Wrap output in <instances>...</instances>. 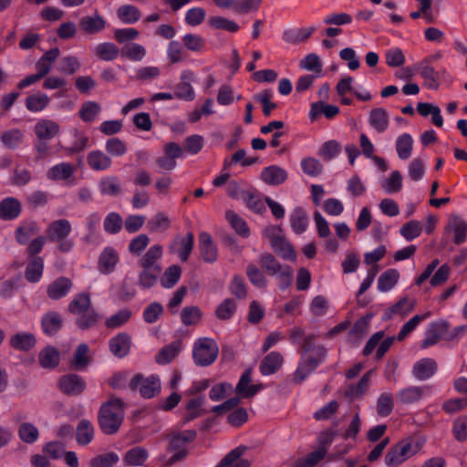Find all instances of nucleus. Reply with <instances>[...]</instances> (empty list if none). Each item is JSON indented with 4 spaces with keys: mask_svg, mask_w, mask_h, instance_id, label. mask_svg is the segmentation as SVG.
<instances>
[{
    "mask_svg": "<svg viewBox=\"0 0 467 467\" xmlns=\"http://www.w3.org/2000/svg\"><path fill=\"white\" fill-rule=\"evenodd\" d=\"M124 407L123 400L115 396L101 404L98 413V424L104 434L113 435L119 431L125 417Z\"/></svg>",
    "mask_w": 467,
    "mask_h": 467,
    "instance_id": "obj_1",
    "label": "nucleus"
},
{
    "mask_svg": "<svg viewBox=\"0 0 467 467\" xmlns=\"http://www.w3.org/2000/svg\"><path fill=\"white\" fill-rule=\"evenodd\" d=\"M196 437L197 432L194 430L171 431L167 435V440L169 441L167 451L174 453L166 462V466L170 467L177 462L183 460L188 454L187 444L192 442Z\"/></svg>",
    "mask_w": 467,
    "mask_h": 467,
    "instance_id": "obj_2",
    "label": "nucleus"
},
{
    "mask_svg": "<svg viewBox=\"0 0 467 467\" xmlns=\"http://www.w3.org/2000/svg\"><path fill=\"white\" fill-rule=\"evenodd\" d=\"M259 262L263 269L269 275H277L282 290L287 289L293 282V271L287 265H281L277 259L269 253L260 255Z\"/></svg>",
    "mask_w": 467,
    "mask_h": 467,
    "instance_id": "obj_3",
    "label": "nucleus"
},
{
    "mask_svg": "<svg viewBox=\"0 0 467 467\" xmlns=\"http://www.w3.org/2000/svg\"><path fill=\"white\" fill-rule=\"evenodd\" d=\"M71 224L66 219L53 221L47 226L46 233L47 238L53 243L57 244V249L61 253H68L74 246V242L68 239L71 233Z\"/></svg>",
    "mask_w": 467,
    "mask_h": 467,
    "instance_id": "obj_4",
    "label": "nucleus"
},
{
    "mask_svg": "<svg viewBox=\"0 0 467 467\" xmlns=\"http://www.w3.org/2000/svg\"><path fill=\"white\" fill-rule=\"evenodd\" d=\"M264 235L270 240L273 251L285 260L296 261V254L292 244L282 234L281 226H268Z\"/></svg>",
    "mask_w": 467,
    "mask_h": 467,
    "instance_id": "obj_5",
    "label": "nucleus"
},
{
    "mask_svg": "<svg viewBox=\"0 0 467 467\" xmlns=\"http://www.w3.org/2000/svg\"><path fill=\"white\" fill-rule=\"evenodd\" d=\"M218 353L219 348L216 342L212 338L203 337L195 342L192 357L196 365L206 367L215 361Z\"/></svg>",
    "mask_w": 467,
    "mask_h": 467,
    "instance_id": "obj_6",
    "label": "nucleus"
},
{
    "mask_svg": "<svg viewBox=\"0 0 467 467\" xmlns=\"http://www.w3.org/2000/svg\"><path fill=\"white\" fill-rule=\"evenodd\" d=\"M129 387L132 390L140 388V395L145 399H150L160 392L161 382L155 376L144 379L141 374L138 373L133 376L129 383Z\"/></svg>",
    "mask_w": 467,
    "mask_h": 467,
    "instance_id": "obj_7",
    "label": "nucleus"
},
{
    "mask_svg": "<svg viewBox=\"0 0 467 467\" xmlns=\"http://www.w3.org/2000/svg\"><path fill=\"white\" fill-rule=\"evenodd\" d=\"M449 328L450 324L443 319L431 323L426 330L425 338L421 342V348H427L437 344L441 339L447 340Z\"/></svg>",
    "mask_w": 467,
    "mask_h": 467,
    "instance_id": "obj_8",
    "label": "nucleus"
},
{
    "mask_svg": "<svg viewBox=\"0 0 467 467\" xmlns=\"http://www.w3.org/2000/svg\"><path fill=\"white\" fill-rule=\"evenodd\" d=\"M59 389L66 395L78 396L86 389V382L79 375L69 373L60 377L58 380Z\"/></svg>",
    "mask_w": 467,
    "mask_h": 467,
    "instance_id": "obj_9",
    "label": "nucleus"
},
{
    "mask_svg": "<svg viewBox=\"0 0 467 467\" xmlns=\"http://www.w3.org/2000/svg\"><path fill=\"white\" fill-rule=\"evenodd\" d=\"M252 381V369L247 368L241 376L235 392L242 398H253L259 390L263 389V384L249 385Z\"/></svg>",
    "mask_w": 467,
    "mask_h": 467,
    "instance_id": "obj_10",
    "label": "nucleus"
},
{
    "mask_svg": "<svg viewBox=\"0 0 467 467\" xmlns=\"http://www.w3.org/2000/svg\"><path fill=\"white\" fill-rule=\"evenodd\" d=\"M436 361L430 358H421L412 367V375L420 381L431 379L437 371Z\"/></svg>",
    "mask_w": 467,
    "mask_h": 467,
    "instance_id": "obj_11",
    "label": "nucleus"
},
{
    "mask_svg": "<svg viewBox=\"0 0 467 467\" xmlns=\"http://www.w3.org/2000/svg\"><path fill=\"white\" fill-rule=\"evenodd\" d=\"M247 447L240 445L228 452L219 462L217 467H250L251 462L247 459H242Z\"/></svg>",
    "mask_w": 467,
    "mask_h": 467,
    "instance_id": "obj_12",
    "label": "nucleus"
},
{
    "mask_svg": "<svg viewBox=\"0 0 467 467\" xmlns=\"http://www.w3.org/2000/svg\"><path fill=\"white\" fill-rule=\"evenodd\" d=\"M22 213V203L15 197H6L0 201V219L12 221Z\"/></svg>",
    "mask_w": 467,
    "mask_h": 467,
    "instance_id": "obj_13",
    "label": "nucleus"
},
{
    "mask_svg": "<svg viewBox=\"0 0 467 467\" xmlns=\"http://www.w3.org/2000/svg\"><path fill=\"white\" fill-rule=\"evenodd\" d=\"M194 78L193 72L185 70L182 73L181 81L176 85L174 96L177 99L191 101L194 99V90L191 82Z\"/></svg>",
    "mask_w": 467,
    "mask_h": 467,
    "instance_id": "obj_14",
    "label": "nucleus"
},
{
    "mask_svg": "<svg viewBox=\"0 0 467 467\" xmlns=\"http://www.w3.org/2000/svg\"><path fill=\"white\" fill-rule=\"evenodd\" d=\"M63 327V317L57 311H48L41 318V328L45 335L55 336Z\"/></svg>",
    "mask_w": 467,
    "mask_h": 467,
    "instance_id": "obj_15",
    "label": "nucleus"
},
{
    "mask_svg": "<svg viewBox=\"0 0 467 467\" xmlns=\"http://www.w3.org/2000/svg\"><path fill=\"white\" fill-rule=\"evenodd\" d=\"M445 230L453 232V243L455 244H461L465 242L467 235V223L462 217L455 214L451 215Z\"/></svg>",
    "mask_w": 467,
    "mask_h": 467,
    "instance_id": "obj_16",
    "label": "nucleus"
},
{
    "mask_svg": "<svg viewBox=\"0 0 467 467\" xmlns=\"http://www.w3.org/2000/svg\"><path fill=\"white\" fill-rule=\"evenodd\" d=\"M72 285V281L69 278L60 276L48 285L47 295L53 300H58L67 295Z\"/></svg>",
    "mask_w": 467,
    "mask_h": 467,
    "instance_id": "obj_17",
    "label": "nucleus"
},
{
    "mask_svg": "<svg viewBox=\"0 0 467 467\" xmlns=\"http://www.w3.org/2000/svg\"><path fill=\"white\" fill-rule=\"evenodd\" d=\"M59 125L51 119H43L38 120L34 127L36 139L49 140L59 133Z\"/></svg>",
    "mask_w": 467,
    "mask_h": 467,
    "instance_id": "obj_18",
    "label": "nucleus"
},
{
    "mask_svg": "<svg viewBox=\"0 0 467 467\" xmlns=\"http://www.w3.org/2000/svg\"><path fill=\"white\" fill-rule=\"evenodd\" d=\"M88 352L89 348L88 344H79L69 361L70 368L77 371L85 370L91 362V358L88 356Z\"/></svg>",
    "mask_w": 467,
    "mask_h": 467,
    "instance_id": "obj_19",
    "label": "nucleus"
},
{
    "mask_svg": "<svg viewBox=\"0 0 467 467\" xmlns=\"http://www.w3.org/2000/svg\"><path fill=\"white\" fill-rule=\"evenodd\" d=\"M287 176L285 169L277 165H271L262 171L260 178L268 185H280L286 181Z\"/></svg>",
    "mask_w": 467,
    "mask_h": 467,
    "instance_id": "obj_20",
    "label": "nucleus"
},
{
    "mask_svg": "<svg viewBox=\"0 0 467 467\" xmlns=\"http://www.w3.org/2000/svg\"><path fill=\"white\" fill-rule=\"evenodd\" d=\"M284 358L281 353L272 351L267 354L261 361L260 372L264 376H268L275 373L282 367Z\"/></svg>",
    "mask_w": 467,
    "mask_h": 467,
    "instance_id": "obj_21",
    "label": "nucleus"
},
{
    "mask_svg": "<svg viewBox=\"0 0 467 467\" xmlns=\"http://www.w3.org/2000/svg\"><path fill=\"white\" fill-rule=\"evenodd\" d=\"M199 249L202 259L207 263H213L217 259V250L211 235L202 232L199 234Z\"/></svg>",
    "mask_w": 467,
    "mask_h": 467,
    "instance_id": "obj_22",
    "label": "nucleus"
},
{
    "mask_svg": "<svg viewBox=\"0 0 467 467\" xmlns=\"http://www.w3.org/2000/svg\"><path fill=\"white\" fill-rule=\"evenodd\" d=\"M204 400L205 399L203 396H199L188 401L185 406L186 412L182 418V424H186L207 412L202 408L204 404Z\"/></svg>",
    "mask_w": 467,
    "mask_h": 467,
    "instance_id": "obj_23",
    "label": "nucleus"
},
{
    "mask_svg": "<svg viewBox=\"0 0 467 467\" xmlns=\"http://www.w3.org/2000/svg\"><path fill=\"white\" fill-rule=\"evenodd\" d=\"M78 26L84 33L95 35L105 28L106 21L101 16L95 14L94 16H83L79 20Z\"/></svg>",
    "mask_w": 467,
    "mask_h": 467,
    "instance_id": "obj_24",
    "label": "nucleus"
},
{
    "mask_svg": "<svg viewBox=\"0 0 467 467\" xmlns=\"http://www.w3.org/2000/svg\"><path fill=\"white\" fill-rule=\"evenodd\" d=\"M130 348V337L126 333H119L109 340V349L117 358H124Z\"/></svg>",
    "mask_w": 467,
    "mask_h": 467,
    "instance_id": "obj_25",
    "label": "nucleus"
},
{
    "mask_svg": "<svg viewBox=\"0 0 467 467\" xmlns=\"http://www.w3.org/2000/svg\"><path fill=\"white\" fill-rule=\"evenodd\" d=\"M40 228L36 222L27 221L23 222L18 225L15 231L16 241L19 244H26L28 243L30 237L39 233Z\"/></svg>",
    "mask_w": 467,
    "mask_h": 467,
    "instance_id": "obj_26",
    "label": "nucleus"
},
{
    "mask_svg": "<svg viewBox=\"0 0 467 467\" xmlns=\"http://www.w3.org/2000/svg\"><path fill=\"white\" fill-rule=\"evenodd\" d=\"M162 255V246L154 244L150 246L145 254L138 261V265L141 268H161L159 260Z\"/></svg>",
    "mask_w": 467,
    "mask_h": 467,
    "instance_id": "obj_27",
    "label": "nucleus"
},
{
    "mask_svg": "<svg viewBox=\"0 0 467 467\" xmlns=\"http://www.w3.org/2000/svg\"><path fill=\"white\" fill-rule=\"evenodd\" d=\"M59 361L60 354L58 350L52 346H47L41 349L38 354V362L44 368L53 369L58 366Z\"/></svg>",
    "mask_w": 467,
    "mask_h": 467,
    "instance_id": "obj_28",
    "label": "nucleus"
},
{
    "mask_svg": "<svg viewBox=\"0 0 467 467\" xmlns=\"http://www.w3.org/2000/svg\"><path fill=\"white\" fill-rule=\"evenodd\" d=\"M119 256L117 252L111 248H105L99 258V269L102 274H109L114 271Z\"/></svg>",
    "mask_w": 467,
    "mask_h": 467,
    "instance_id": "obj_29",
    "label": "nucleus"
},
{
    "mask_svg": "<svg viewBox=\"0 0 467 467\" xmlns=\"http://www.w3.org/2000/svg\"><path fill=\"white\" fill-rule=\"evenodd\" d=\"M428 387L410 386L397 393V399L401 404H411L419 401L424 395Z\"/></svg>",
    "mask_w": 467,
    "mask_h": 467,
    "instance_id": "obj_30",
    "label": "nucleus"
},
{
    "mask_svg": "<svg viewBox=\"0 0 467 467\" xmlns=\"http://www.w3.org/2000/svg\"><path fill=\"white\" fill-rule=\"evenodd\" d=\"M182 348V341L176 340L164 346L157 353L155 361L160 365H165L171 362L179 354Z\"/></svg>",
    "mask_w": 467,
    "mask_h": 467,
    "instance_id": "obj_31",
    "label": "nucleus"
},
{
    "mask_svg": "<svg viewBox=\"0 0 467 467\" xmlns=\"http://www.w3.org/2000/svg\"><path fill=\"white\" fill-rule=\"evenodd\" d=\"M87 162L94 171H105L111 166L112 161L106 153L97 150L88 154Z\"/></svg>",
    "mask_w": 467,
    "mask_h": 467,
    "instance_id": "obj_32",
    "label": "nucleus"
},
{
    "mask_svg": "<svg viewBox=\"0 0 467 467\" xmlns=\"http://www.w3.org/2000/svg\"><path fill=\"white\" fill-rule=\"evenodd\" d=\"M36 337L32 333H16L10 337V346L20 351H29L36 345Z\"/></svg>",
    "mask_w": 467,
    "mask_h": 467,
    "instance_id": "obj_33",
    "label": "nucleus"
},
{
    "mask_svg": "<svg viewBox=\"0 0 467 467\" xmlns=\"http://www.w3.org/2000/svg\"><path fill=\"white\" fill-rule=\"evenodd\" d=\"M338 113L339 108L337 106L326 104L323 101H318L311 104L309 115L311 120H315L321 114H324L327 119H333Z\"/></svg>",
    "mask_w": 467,
    "mask_h": 467,
    "instance_id": "obj_34",
    "label": "nucleus"
},
{
    "mask_svg": "<svg viewBox=\"0 0 467 467\" xmlns=\"http://www.w3.org/2000/svg\"><path fill=\"white\" fill-rule=\"evenodd\" d=\"M94 437V427L86 419L81 420L76 429V441L79 445H88Z\"/></svg>",
    "mask_w": 467,
    "mask_h": 467,
    "instance_id": "obj_35",
    "label": "nucleus"
},
{
    "mask_svg": "<svg viewBox=\"0 0 467 467\" xmlns=\"http://www.w3.org/2000/svg\"><path fill=\"white\" fill-rule=\"evenodd\" d=\"M0 139L5 148L15 150L23 143L24 133L19 129H11L4 131Z\"/></svg>",
    "mask_w": 467,
    "mask_h": 467,
    "instance_id": "obj_36",
    "label": "nucleus"
},
{
    "mask_svg": "<svg viewBox=\"0 0 467 467\" xmlns=\"http://www.w3.org/2000/svg\"><path fill=\"white\" fill-rule=\"evenodd\" d=\"M314 26L298 29H288L283 34V39L287 43L297 44L306 41L314 33Z\"/></svg>",
    "mask_w": 467,
    "mask_h": 467,
    "instance_id": "obj_37",
    "label": "nucleus"
},
{
    "mask_svg": "<svg viewBox=\"0 0 467 467\" xmlns=\"http://www.w3.org/2000/svg\"><path fill=\"white\" fill-rule=\"evenodd\" d=\"M50 102V99L44 93H36L26 99V108L31 112H38L44 110Z\"/></svg>",
    "mask_w": 467,
    "mask_h": 467,
    "instance_id": "obj_38",
    "label": "nucleus"
},
{
    "mask_svg": "<svg viewBox=\"0 0 467 467\" xmlns=\"http://www.w3.org/2000/svg\"><path fill=\"white\" fill-rule=\"evenodd\" d=\"M91 301L88 293H81L75 296L68 304L67 310L73 315H79L90 308Z\"/></svg>",
    "mask_w": 467,
    "mask_h": 467,
    "instance_id": "obj_39",
    "label": "nucleus"
},
{
    "mask_svg": "<svg viewBox=\"0 0 467 467\" xmlns=\"http://www.w3.org/2000/svg\"><path fill=\"white\" fill-rule=\"evenodd\" d=\"M101 112L100 105L96 101H85L78 111L79 118L84 122H92Z\"/></svg>",
    "mask_w": 467,
    "mask_h": 467,
    "instance_id": "obj_40",
    "label": "nucleus"
},
{
    "mask_svg": "<svg viewBox=\"0 0 467 467\" xmlns=\"http://www.w3.org/2000/svg\"><path fill=\"white\" fill-rule=\"evenodd\" d=\"M369 123L378 132H383L389 125L387 111L382 108L373 109L369 114Z\"/></svg>",
    "mask_w": 467,
    "mask_h": 467,
    "instance_id": "obj_41",
    "label": "nucleus"
},
{
    "mask_svg": "<svg viewBox=\"0 0 467 467\" xmlns=\"http://www.w3.org/2000/svg\"><path fill=\"white\" fill-rule=\"evenodd\" d=\"M44 262L41 257L33 258L26 265L25 277L30 283L37 282L42 276Z\"/></svg>",
    "mask_w": 467,
    "mask_h": 467,
    "instance_id": "obj_42",
    "label": "nucleus"
},
{
    "mask_svg": "<svg viewBox=\"0 0 467 467\" xmlns=\"http://www.w3.org/2000/svg\"><path fill=\"white\" fill-rule=\"evenodd\" d=\"M149 454L147 450L142 447H133L129 450L125 456L124 462L128 466H140L147 460Z\"/></svg>",
    "mask_w": 467,
    "mask_h": 467,
    "instance_id": "obj_43",
    "label": "nucleus"
},
{
    "mask_svg": "<svg viewBox=\"0 0 467 467\" xmlns=\"http://www.w3.org/2000/svg\"><path fill=\"white\" fill-rule=\"evenodd\" d=\"M317 357H307L299 363L306 370L312 373L321 364L327 356V348L323 345H317L316 348Z\"/></svg>",
    "mask_w": 467,
    "mask_h": 467,
    "instance_id": "obj_44",
    "label": "nucleus"
},
{
    "mask_svg": "<svg viewBox=\"0 0 467 467\" xmlns=\"http://www.w3.org/2000/svg\"><path fill=\"white\" fill-rule=\"evenodd\" d=\"M400 274L396 269H388L383 272L378 280V288L379 291L387 292L398 283Z\"/></svg>",
    "mask_w": 467,
    "mask_h": 467,
    "instance_id": "obj_45",
    "label": "nucleus"
},
{
    "mask_svg": "<svg viewBox=\"0 0 467 467\" xmlns=\"http://www.w3.org/2000/svg\"><path fill=\"white\" fill-rule=\"evenodd\" d=\"M74 166L67 162H62L53 166L47 171V177L51 180H67L74 172Z\"/></svg>",
    "mask_w": 467,
    "mask_h": 467,
    "instance_id": "obj_46",
    "label": "nucleus"
},
{
    "mask_svg": "<svg viewBox=\"0 0 467 467\" xmlns=\"http://www.w3.org/2000/svg\"><path fill=\"white\" fill-rule=\"evenodd\" d=\"M225 217L227 221L230 223L231 226L235 230V232L239 235L244 238H247L250 235V229L247 223L234 211H227L225 213Z\"/></svg>",
    "mask_w": 467,
    "mask_h": 467,
    "instance_id": "obj_47",
    "label": "nucleus"
},
{
    "mask_svg": "<svg viewBox=\"0 0 467 467\" xmlns=\"http://www.w3.org/2000/svg\"><path fill=\"white\" fill-rule=\"evenodd\" d=\"M117 15L119 20L125 24H134L140 18V10L132 5H124L118 8Z\"/></svg>",
    "mask_w": 467,
    "mask_h": 467,
    "instance_id": "obj_48",
    "label": "nucleus"
},
{
    "mask_svg": "<svg viewBox=\"0 0 467 467\" xmlns=\"http://www.w3.org/2000/svg\"><path fill=\"white\" fill-rule=\"evenodd\" d=\"M291 227L296 234H302L307 226V215L306 211L301 207H296L291 214Z\"/></svg>",
    "mask_w": 467,
    "mask_h": 467,
    "instance_id": "obj_49",
    "label": "nucleus"
},
{
    "mask_svg": "<svg viewBox=\"0 0 467 467\" xmlns=\"http://www.w3.org/2000/svg\"><path fill=\"white\" fill-rule=\"evenodd\" d=\"M161 268H142L139 275V284L143 288L152 287L158 281Z\"/></svg>",
    "mask_w": 467,
    "mask_h": 467,
    "instance_id": "obj_50",
    "label": "nucleus"
},
{
    "mask_svg": "<svg viewBox=\"0 0 467 467\" xmlns=\"http://www.w3.org/2000/svg\"><path fill=\"white\" fill-rule=\"evenodd\" d=\"M372 375V370H369L366 372L361 379H359L358 383L354 386L350 385L348 389L346 390V396H349L351 398H359L361 397L368 389L370 378Z\"/></svg>",
    "mask_w": 467,
    "mask_h": 467,
    "instance_id": "obj_51",
    "label": "nucleus"
},
{
    "mask_svg": "<svg viewBox=\"0 0 467 467\" xmlns=\"http://www.w3.org/2000/svg\"><path fill=\"white\" fill-rule=\"evenodd\" d=\"M17 433L20 440L28 444L36 442L39 437L37 428L29 422L22 423L18 428Z\"/></svg>",
    "mask_w": 467,
    "mask_h": 467,
    "instance_id": "obj_52",
    "label": "nucleus"
},
{
    "mask_svg": "<svg viewBox=\"0 0 467 467\" xmlns=\"http://www.w3.org/2000/svg\"><path fill=\"white\" fill-rule=\"evenodd\" d=\"M413 140L409 133H404L397 139L396 149L401 160H407L411 155Z\"/></svg>",
    "mask_w": 467,
    "mask_h": 467,
    "instance_id": "obj_53",
    "label": "nucleus"
},
{
    "mask_svg": "<svg viewBox=\"0 0 467 467\" xmlns=\"http://www.w3.org/2000/svg\"><path fill=\"white\" fill-rule=\"evenodd\" d=\"M246 275L254 286L258 288H265L267 286V279L265 274L254 264H249L246 266Z\"/></svg>",
    "mask_w": 467,
    "mask_h": 467,
    "instance_id": "obj_54",
    "label": "nucleus"
},
{
    "mask_svg": "<svg viewBox=\"0 0 467 467\" xmlns=\"http://www.w3.org/2000/svg\"><path fill=\"white\" fill-rule=\"evenodd\" d=\"M181 275L182 268L178 265L169 266L161 278V285L165 288L173 287L180 280Z\"/></svg>",
    "mask_w": 467,
    "mask_h": 467,
    "instance_id": "obj_55",
    "label": "nucleus"
},
{
    "mask_svg": "<svg viewBox=\"0 0 467 467\" xmlns=\"http://www.w3.org/2000/svg\"><path fill=\"white\" fill-rule=\"evenodd\" d=\"M99 189L103 195L116 196L121 192L119 179L115 176L102 179L99 182Z\"/></svg>",
    "mask_w": 467,
    "mask_h": 467,
    "instance_id": "obj_56",
    "label": "nucleus"
},
{
    "mask_svg": "<svg viewBox=\"0 0 467 467\" xmlns=\"http://www.w3.org/2000/svg\"><path fill=\"white\" fill-rule=\"evenodd\" d=\"M323 459V449L316 450L307 454L306 457L296 459L295 462L292 464V467H315Z\"/></svg>",
    "mask_w": 467,
    "mask_h": 467,
    "instance_id": "obj_57",
    "label": "nucleus"
},
{
    "mask_svg": "<svg viewBox=\"0 0 467 467\" xmlns=\"http://www.w3.org/2000/svg\"><path fill=\"white\" fill-rule=\"evenodd\" d=\"M208 24L213 28L222 29L232 33L239 30V26L234 21L223 16H211L208 20Z\"/></svg>",
    "mask_w": 467,
    "mask_h": 467,
    "instance_id": "obj_58",
    "label": "nucleus"
},
{
    "mask_svg": "<svg viewBox=\"0 0 467 467\" xmlns=\"http://www.w3.org/2000/svg\"><path fill=\"white\" fill-rule=\"evenodd\" d=\"M394 408L393 395L389 392L380 394L377 400V413L379 416H389Z\"/></svg>",
    "mask_w": 467,
    "mask_h": 467,
    "instance_id": "obj_59",
    "label": "nucleus"
},
{
    "mask_svg": "<svg viewBox=\"0 0 467 467\" xmlns=\"http://www.w3.org/2000/svg\"><path fill=\"white\" fill-rule=\"evenodd\" d=\"M243 200L246 206L256 213H263L265 211L264 202L259 198L255 190L247 191L243 193Z\"/></svg>",
    "mask_w": 467,
    "mask_h": 467,
    "instance_id": "obj_60",
    "label": "nucleus"
},
{
    "mask_svg": "<svg viewBox=\"0 0 467 467\" xmlns=\"http://www.w3.org/2000/svg\"><path fill=\"white\" fill-rule=\"evenodd\" d=\"M119 462L116 452L110 451L97 455L89 461V467H112Z\"/></svg>",
    "mask_w": 467,
    "mask_h": 467,
    "instance_id": "obj_61",
    "label": "nucleus"
},
{
    "mask_svg": "<svg viewBox=\"0 0 467 467\" xmlns=\"http://www.w3.org/2000/svg\"><path fill=\"white\" fill-rule=\"evenodd\" d=\"M119 54L118 47L113 43H102L97 46L96 55L102 60L111 61Z\"/></svg>",
    "mask_w": 467,
    "mask_h": 467,
    "instance_id": "obj_62",
    "label": "nucleus"
},
{
    "mask_svg": "<svg viewBox=\"0 0 467 467\" xmlns=\"http://www.w3.org/2000/svg\"><path fill=\"white\" fill-rule=\"evenodd\" d=\"M236 311V304L234 299H224L216 308L215 316L220 320L230 319Z\"/></svg>",
    "mask_w": 467,
    "mask_h": 467,
    "instance_id": "obj_63",
    "label": "nucleus"
},
{
    "mask_svg": "<svg viewBox=\"0 0 467 467\" xmlns=\"http://www.w3.org/2000/svg\"><path fill=\"white\" fill-rule=\"evenodd\" d=\"M182 322L185 326L196 325L202 318V311L198 306H185L181 314Z\"/></svg>",
    "mask_w": 467,
    "mask_h": 467,
    "instance_id": "obj_64",
    "label": "nucleus"
}]
</instances>
